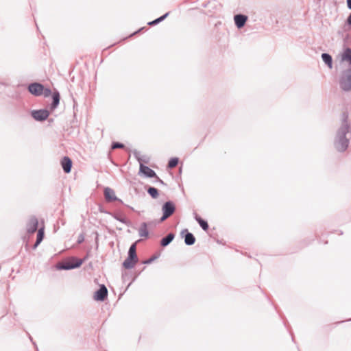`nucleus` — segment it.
I'll return each mask as SVG.
<instances>
[{
  "label": "nucleus",
  "mask_w": 351,
  "mask_h": 351,
  "mask_svg": "<svg viewBox=\"0 0 351 351\" xmlns=\"http://www.w3.org/2000/svg\"><path fill=\"white\" fill-rule=\"evenodd\" d=\"M347 5L348 8L351 10V0H347Z\"/></svg>",
  "instance_id": "7c9ffc66"
},
{
  "label": "nucleus",
  "mask_w": 351,
  "mask_h": 351,
  "mask_svg": "<svg viewBox=\"0 0 351 351\" xmlns=\"http://www.w3.org/2000/svg\"><path fill=\"white\" fill-rule=\"evenodd\" d=\"M110 214L112 215V217L113 218L118 220L119 221H120L128 226L130 225V222L126 218L121 217L119 214H116V213H110Z\"/></svg>",
  "instance_id": "aec40b11"
},
{
  "label": "nucleus",
  "mask_w": 351,
  "mask_h": 351,
  "mask_svg": "<svg viewBox=\"0 0 351 351\" xmlns=\"http://www.w3.org/2000/svg\"><path fill=\"white\" fill-rule=\"evenodd\" d=\"M83 263V261L77 258H72L71 260L60 263L57 265V268L61 270H70L80 267Z\"/></svg>",
  "instance_id": "20e7f679"
},
{
  "label": "nucleus",
  "mask_w": 351,
  "mask_h": 351,
  "mask_svg": "<svg viewBox=\"0 0 351 351\" xmlns=\"http://www.w3.org/2000/svg\"><path fill=\"white\" fill-rule=\"evenodd\" d=\"M139 236L141 237H147L149 234V232L147 230V223L143 222L141 223V227L138 230Z\"/></svg>",
  "instance_id": "f3484780"
},
{
  "label": "nucleus",
  "mask_w": 351,
  "mask_h": 351,
  "mask_svg": "<svg viewBox=\"0 0 351 351\" xmlns=\"http://www.w3.org/2000/svg\"><path fill=\"white\" fill-rule=\"evenodd\" d=\"M322 58L323 61L331 69L332 66V57L328 53H323Z\"/></svg>",
  "instance_id": "4be33fe9"
},
{
  "label": "nucleus",
  "mask_w": 351,
  "mask_h": 351,
  "mask_svg": "<svg viewBox=\"0 0 351 351\" xmlns=\"http://www.w3.org/2000/svg\"><path fill=\"white\" fill-rule=\"evenodd\" d=\"M44 238V228H41L38 230L37 233L36 241L37 243H40Z\"/></svg>",
  "instance_id": "393cba45"
},
{
  "label": "nucleus",
  "mask_w": 351,
  "mask_h": 351,
  "mask_svg": "<svg viewBox=\"0 0 351 351\" xmlns=\"http://www.w3.org/2000/svg\"><path fill=\"white\" fill-rule=\"evenodd\" d=\"M40 243H37V241H36L34 245H33V249L35 250Z\"/></svg>",
  "instance_id": "473e14b6"
},
{
  "label": "nucleus",
  "mask_w": 351,
  "mask_h": 351,
  "mask_svg": "<svg viewBox=\"0 0 351 351\" xmlns=\"http://www.w3.org/2000/svg\"><path fill=\"white\" fill-rule=\"evenodd\" d=\"M134 156L140 162V169H139L140 173H143L147 178H157V175L154 170L150 169L149 167L143 165L141 162V158L140 157H138V155H134Z\"/></svg>",
  "instance_id": "423d86ee"
},
{
  "label": "nucleus",
  "mask_w": 351,
  "mask_h": 351,
  "mask_svg": "<svg viewBox=\"0 0 351 351\" xmlns=\"http://www.w3.org/2000/svg\"><path fill=\"white\" fill-rule=\"evenodd\" d=\"M124 147V145L122 144V143H114L112 145V150H114L117 148H123Z\"/></svg>",
  "instance_id": "bb28decb"
},
{
  "label": "nucleus",
  "mask_w": 351,
  "mask_h": 351,
  "mask_svg": "<svg viewBox=\"0 0 351 351\" xmlns=\"http://www.w3.org/2000/svg\"><path fill=\"white\" fill-rule=\"evenodd\" d=\"M128 256L130 258H138L136 255V243H134L132 244L129 248Z\"/></svg>",
  "instance_id": "6ab92c4d"
},
{
  "label": "nucleus",
  "mask_w": 351,
  "mask_h": 351,
  "mask_svg": "<svg viewBox=\"0 0 351 351\" xmlns=\"http://www.w3.org/2000/svg\"><path fill=\"white\" fill-rule=\"evenodd\" d=\"M167 15H168V13H166L165 15L158 18L157 19L148 23V25H156V24L158 23L159 22L162 21L163 19H165L167 16Z\"/></svg>",
  "instance_id": "a878e982"
},
{
  "label": "nucleus",
  "mask_w": 351,
  "mask_h": 351,
  "mask_svg": "<svg viewBox=\"0 0 351 351\" xmlns=\"http://www.w3.org/2000/svg\"><path fill=\"white\" fill-rule=\"evenodd\" d=\"M178 162H179V158H176V157L171 158L169 160V162H168V165H167V167L169 168V169L174 168V167H176L178 165Z\"/></svg>",
  "instance_id": "b1692460"
},
{
  "label": "nucleus",
  "mask_w": 351,
  "mask_h": 351,
  "mask_svg": "<svg viewBox=\"0 0 351 351\" xmlns=\"http://www.w3.org/2000/svg\"><path fill=\"white\" fill-rule=\"evenodd\" d=\"M137 261L138 258H130L128 256L127 258L123 263V266L125 269H132L135 266Z\"/></svg>",
  "instance_id": "4468645a"
},
{
  "label": "nucleus",
  "mask_w": 351,
  "mask_h": 351,
  "mask_svg": "<svg viewBox=\"0 0 351 351\" xmlns=\"http://www.w3.org/2000/svg\"><path fill=\"white\" fill-rule=\"evenodd\" d=\"M180 235L184 239V243L187 245H192L195 242V236L189 232L187 229H184L181 231Z\"/></svg>",
  "instance_id": "1a4fd4ad"
},
{
  "label": "nucleus",
  "mask_w": 351,
  "mask_h": 351,
  "mask_svg": "<svg viewBox=\"0 0 351 351\" xmlns=\"http://www.w3.org/2000/svg\"><path fill=\"white\" fill-rule=\"evenodd\" d=\"M147 193L154 199H156L159 195L158 190L154 186H149L147 189Z\"/></svg>",
  "instance_id": "412c9836"
},
{
  "label": "nucleus",
  "mask_w": 351,
  "mask_h": 351,
  "mask_svg": "<svg viewBox=\"0 0 351 351\" xmlns=\"http://www.w3.org/2000/svg\"><path fill=\"white\" fill-rule=\"evenodd\" d=\"M53 97V103L51 104V108H55L59 104L60 101V95L58 92H54L52 95Z\"/></svg>",
  "instance_id": "5701e85b"
},
{
  "label": "nucleus",
  "mask_w": 351,
  "mask_h": 351,
  "mask_svg": "<svg viewBox=\"0 0 351 351\" xmlns=\"http://www.w3.org/2000/svg\"><path fill=\"white\" fill-rule=\"evenodd\" d=\"M32 115L37 121H43L47 119L49 113L46 110H39L32 111Z\"/></svg>",
  "instance_id": "f8f14e48"
},
{
  "label": "nucleus",
  "mask_w": 351,
  "mask_h": 351,
  "mask_svg": "<svg viewBox=\"0 0 351 351\" xmlns=\"http://www.w3.org/2000/svg\"><path fill=\"white\" fill-rule=\"evenodd\" d=\"M348 113L347 112H344L342 114V121H343V125L341 128H345L346 131H349V124H348Z\"/></svg>",
  "instance_id": "a211bd4d"
},
{
  "label": "nucleus",
  "mask_w": 351,
  "mask_h": 351,
  "mask_svg": "<svg viewBox=\"0 0 351 351\" xmlns=\"http://www.w3.org/2000/svg\"><path fill=\"white\" fill-rule=\"evenodd\" d=\"M29 91L36 96L44 95L45 97H49L51 92L49 88H44V86L38 83H33L28 87Z\"/></svg>",
  "instance_id": "7ed1b4c3"
},
{
  "label": "nucleus",
  "mask_w": 351,
  "mask_h": 351,
  "mask_svg": "<svg viewBox=\"0 0 351 351\" xmlns=\"http://www.w3.org/2000/svg\"><path fill=\"white\" fill-rule=\"evenodd\" d=\"M104 197H105L106 200L108 202H113V201H119L121 203H123L121 199L117 197V196L115 195L114 191L109 187L105 188Z\"/></svg>",
  "instance_id": "9b49d317"
},
{
  "label": "nucleus",
  "mask_w": 351,
  "mask_h": 351,
  "mask_svg": "<svg viewBox=\"0 0 351 351\" xmlns=\"http://www.w3.org/2000/svg\"><path fill=\"white\" fill-rule=\"evenodd\" d=\"M38 221L35 216H31L26 225L27 232L28 234H33L38 230Z\"/></svg>",
  "instance_id": "0eeeda50"
},
{
  "label": "nucleus",
  "mask_w": 351,
  "mask_h": 351,
  "mask_svg": "<svg viewBox=\"0 0 351 351\" xmlns=\"http://www.w3.org/2000/svg\"><path fill=\"white\" fill-rule=\"evenodd\" d=\"M343 59L350 62L351 65V50L347 49L343 56ZM341 88L345 91L351 90V71L344 72L339 81Z\"/></svg>",
  "instance_id": "f257e3e1"
},
{
  "label": "nucleus",
  "mask_w": 351,
  "mask_h": 351,
  "mask_svg": "<svg viewBox=\"0 0 351 351\" xmlns=\"http://www.w3.org/2000/svg\"><path fill=\"white\" fill-rule=\"evenodd\" d=\"M61 167L66 173H69L71 171L73 166L72 160L67 156H64L60 160Z\"/></svg>",
  "instance_id": "9d476101"
},
{
  "label": "nucleus",
  "mask_w": 351,
  "mask_h": 351,
  "mask_svg": "<svg viewBox=\"0 0 351 351\" xmlns=\"http://www.w3.org/2000/svg\"><path fill=\"white\" fill-rule=\"evenodd\" d=\"M234 20L237 27L238 28H241L245 25L247 20V16L243 14H237L234 16Z\"/></svg>",
  "instance_id": "ddd939ff"
},
{
  "label": "nucleus",
  "mask_w": 351,
  "mask_h": 351,
  "mask_svg": "<svg viewBox=\"0 0 351 351\" xmlns=\"http://www.w3.org/2000/svg\"><path fill=\"white\" fill-rule=\"evenodd\" d=\"M162 216L160 221H164L167 218L171 217L176 211L175 204L172 201L166 202L162 206Z\"/></svg>",
  "instance_id": "39448f33"
},
{
  "label": "nucleus",
  "mask_w": 351,
  "mask_h": 351,
  "mask_svg": "<svg viewBox=\"0 0 351 351\" xmlns=\"http://www.w3.org/2000/svg\"><path fill=\"white\" fill-rule=\"evenodd\" d=\"M175 234L173 233H169L166 237H163L160 241V245L162 247L167 246L173 240Z\"/></svg>",
  "instance_id": "dca6fc26"
},
{
  "label": "nucleus",
  "mask_w": 351,
  "mask_h": 351,
  "mask_svg": "<svg viewBox=\"0 0 351 351\" xmlns=\"http://www.w3.org/2000/svg\"><path fill=\"white\" fill-rule=\"evenodd\" d=\"M84 241V237L83 234H80L77 239V243H82Z\"/></svg>",
  "instance_id": "cd10ccee"
},
{
  "label": "nucleus",
  "mask_w": 351,
  "mask_h": 351,
  "mask_svg": "<svg viewBox=\"0 0 351 351\" xmlns=\"http://www.w3.org/2000/svg\"><path fill=\"white\" fill-rule=\"evenodd\" d=\"M156 258V257H152L147 260H146L145 261H144V263L145 264H149L151 263L154 259Z\"/></svg>",
  "instance_id": "c85d7f7f"
},
{
  "label": "nucleus",
  "mask_w": 351,
  "mask_h": 351,
  "mask_svg": "<svg viewBox=\"0 0 351 351\" xmlns=\"http://www.w3.org/2000/svg\"><path fill=\"white\" fill-rule=\"evenodd\" d=\"M346 22L348 25H351V14L347 18Z\"/></svg>",
  "instance_id": "c756f323"
},
{
  "label": "nucleus",
  "mask_w": 351,
  "mask_h": 351,
  "mask_svg": "<svg viewBox=\"0 0 351 351\" xmlns=\"http://www.w3.org/2000/svg\"><path fill=\"white\" fill-rule=\"evenodd\" d=\"M29 339H30V340L32 341V337H31V336H29Z\"/></svg>",
  "instance_id": "72a5a7b5"
},
{
  "label": "nucleus",
  "mask_w": 351,
  "mask_h": 351,
  "mask_svg": "<svg viewBox=\"0 0 351 351\" xmlns=\"http://www.w3.org/2000/svg\"><path fill=\"white\" fill-rule=\"evenodd\" d=\"M156 178L157 179L158 182H159L161 184H163V185L165 184V182L161 179H160L158 176Z\"/></svg>",
  "instance_id": "2f4dec72"
},
{
  "label": "nucleus",
  "mask_w": 351,
  "mask_h": 351,
  "mask_svg": "<svg viewBox=\"0 0 351 351\" xmlns=\"http://www.w3.org/2000/svg\"><path fill=\"white\" fill-rule=\"evenodd\" d=\"M108 296V289L104 285H100L98 290L95 292L94 299L96 301L103 302Z\"/></svg>",
  "instance_id": "6e6552de"
},
{
  "label": "nucleus",
  "mask_w": 351,
  "mask_h": 351,
  "mask_svg": "<svg viewBox=\"0 0 351 351\" xmlns=\"http://www.w3.org/2000/svg\"><path fill=\"white\" fill-rule=\"evenodd\" d=\"M194 218L197 221V222L199 223V225L201 226V228L206 231L208 230L209 226L206 221L202 219L197 213H194Z\"/></svg>",
  "instance_id": "2eb2a0df"
},
{
  "label": "nucleus",
  "mask_w": 351,
  "mask_h": 351,
  "mask_svg": "<svg viewBox=\"0 0 351 351\" xmlns=\"http://www.w3.org/2000/svg\"><path fill=\"white\" fill-rule=\"evenodd\" d=\"M349 131H346L345 128H341L338 132L335 139V145L339 152H344L348 146V140L346 137V134Z\"/></svg>",
  "instance_id": "f03ea898"
}]
</instances>
